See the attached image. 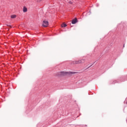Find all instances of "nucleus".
Returning a JSON list of instances; mask_svg holds the SVG:
<instances>
[{
	"label": "nucleus",
	"mask_w": 127,
	"mask_h": 127,
	"mask_svg": "<svg viewBox=\"0 0 127 127\" xmlns=\"http://www.w3.org/2000/svg\"><path fill=\"white\" fill-rule=\"evenodd\" d=\"M77 72H66V71H60L58 73L59 76H65V75H67V74H76Z\"/></svg>",
	"instance_id": "obj_1"
},
{
	"label": "nucleus",
	"mask_w": 127,
	"mask_h": 127,
	"mask_svg": "<svg viewBox=\"0 0 127 127\" xmlns=\"http://www.w3.org/2000/svg\"><path fill=\"white\" fill-rule=\"evenodd\" d=\"M48 24L49 23L47 21H43V26H44V27H47V26H48Z\"/></svg>",
	"instance_id": "obj_2"
},
{
	"label": "nucleus",
	"mask_w": 127,
	"mask_h": 127,
	"mask_svg": "<svg viewBox=\"0 0 127 127\" xmlns=\"http://www.w3.org/2000/svg\"><path fill=\"white\" fill-rule=\"evenodd\" d=\"M79 64H83V63H85V59L79 60Z\"/></svg>",
	"instance_id": "obj_3"
},
{
	"label": "nucleus",
	"mask_w": 127,
	"mask_h": 127,
	"mask_svg": "<svg viewBox=\"0 0 127 127\" xmlns=\"http://www.w3.org/2000/svg\"><path fill=\"white\" fill-rule=\"evenodd\" d=\"M71 64H79V60L78 61H73L71 63Z\"/></svg>",
	"instance_id": "obj_4"
},
{
	"label": "nucleus",
	"mask_w": 127,
	"mask_h": 127,
	"mask_svg": "<svg viewBox=\"0 0 127 127\" xmlns=\"http://www.w3.org/2000/svg\"><path fill=\"white\" fill-rule=\"evenodd\" d=\"M71 23L72 24H75V23H77V18H75L74 19L72 20Z\"/></svg>",
	"instance_id": "obj_5"
},
{
	"label": "nucleus",
	"mask_w": 127,
	"mask_h": 127,
	"mask_svg": "<svg viewBox=\"0 0 127 127\" xmlns=\"http://www.w3.org/2000/svg\"><path fill=\"white\" fill-rule=\"evenodd\" d=\"M23 12H26L27 11V8L26 7H24L23 9Z\"/></svg>",
	"instance_id": "obj_6"
},
{
	"label": "nucleus",
	"mask_w": 127,
	"mask_h": 127,
	"mask_svg": "<svg viewBox=\"0 0 127 127\" xmlns=\"http://www.w3.org/2000/svg\"><path fill=\"white\" fill-rule=\"evenodd\" d=\"M15 17H16V15H11V18H15Z\"/></svg>",
	"instance_id": "obj_7"
},
{
	"label": "nucleus",
	"mask_w": 127,
	"mask_h": 127,
	"mask_svg": "<svg viewBox=\"0 0 127 127\" xmlns=\"http://www.w3.org/2000/svg\"><path fill=\"white\" fill-rule=\"evenodd\" d=\"M67 26V25L66 24H63L62 25V27H66Z\"/></svg>",
	"instance_id": "obj_8"
},
{
	"label": "nucleus",
	"mask_w": 127,
	"mask_h": 127,
	"mask_svg": "<svg viewBox=\"0 0 127 127\" xmlns=\"http://www.w3.org/2000/svg\"><path fill=\"white\" fill-rule=\"evenodd\" d=\"M68 3H69V4H72V3H73V2H72V1H69Z\"/></svg>",
	"instance_id": "obj_9"
}]
</instances>
